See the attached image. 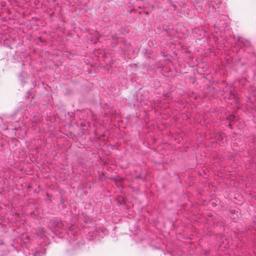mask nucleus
Listing matches in <instances>:
<instances>
[{
    "label": "nucleus",
    "instance_id": "f257e3e1",
    "mask_svg": "<svg viewBox=\"0 0 256 256\" xmlns=\"http://www.w3.org/2000/svg\"><path fill=\"white\" fill-rule=\"evenodd\" d=\"M238 42L241 46H248L250 45V42L248 40H244L243 38H239Z\"/></svg>",
    "mask_w": 256,
    "mask_h": 256
}]
</instances>
